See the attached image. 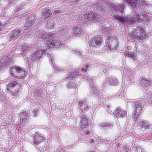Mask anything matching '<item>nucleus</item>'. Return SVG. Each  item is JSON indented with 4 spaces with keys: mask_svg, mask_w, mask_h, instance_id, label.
<instances>
[{
    "mask_svg": "<svg viewBox=\"0 0 152 152\" xmlns=\"http://www.w3.org/2000/svg\"><path fill=\"white\" fill-rule=\"evenodd\" d=\"M146 124H140L139 126L141 128H145Z\"/></svg>",
    "mask_w": 152,
    "mask_h": 152,
    "instance_id": "nucleus-39",
    "label": "nucleus"
},
{
    "mask_svg": "<svg viewBox=\"0 0 152 152\" xmlns=\"http://www.w3.org/2000/svg\"><path fill=\"white\" fill-rule=\"evenodd\" d=\"M58 13V12H56V13Z\"/></svg>",
    "mask_w": 152,
    "mask_h": 152,
    "instance_id": "nucleus-47",
    "label": "nucleus"
},
{
    "mask_svg": "<svg viewBox=\"0 0 152 152\" xmlns=\"http://www.w3.org/2000/svg\"><path fill=\"white\" fill-rule=\"evenodd\" d=\"M44 53V50L42 49H39L33 55L32 58L35 60H39Z\"/></svg>",
    "mask_w": 152,
    "mask_h": 152,
    "instance_id": "nucleus-9",
    "label": "nucleus"
},
{
    "mask_svg": "<svg viewBox=\"0 0 152 152\" xmlns=\"http://www.w3.org/2000/svg\"><path fill=\"white\" fill-rule=\"evenodd\" d=\"M80 120V123L81 124H88V119L87 116L84 114H82L80 116V118H77L76 121Z\"/></svg>",
    "mask_w": 152,
    "mask_h": 152,
    "instance_id": "nucleus-17",
    "label": "nucleus"
},
{
    "mask_svg": "<svg viewBox=\"0 0 152 152\" xmlns=\"http://www.w3.org/2000/svg\"><path fill=\"white\" fill-rule=\"evenodd\" d=\"M69 34L68 30H63L61 32V36L64 39H67L69 38Z\"/></svg>",
    "mask_w": 152,
    "mask_h": 152,
    "instance_id": "nucleus-23",
    "label": "nucleus"
},
{
    "mask_svg": "<svg viewBox=\"0 0 152 152\" xmlns=\"http://www.w3.org/2000/svg\"><path fill=\"white\" fill-rule=\"evenodd\" d=\"M81 71L84 73H86L87 72V70L85 67H83L81 69Z\"/></svg>",
    "mask_w": 152,
    "mask_h": 152,
    "instance_id": "nucleus-38",
    "label": "nucleus"
},
{
    "mask_svg": "<svg viewBox=\"0 0 152 152\" xmlns=\"http://www.w3.org/2000/svg\"><path fill=\"white\" fill-rule=\"evenodd\" d=\"M34 138V140L33 141V143L36 145H38L40 143L43 142L42 141L43 140V137L39 134H35Z\"/></svg>",
    "mask_w": 152,
    "mask_h": 152,
    "instance_id": "nucleus-10",
    "label": "nucleus"
},
{
    "mask_svg": "<svg viewBox=\"0 0 152 152\" xmlns=\"http://www.w3.org/2000/svg\"><path fill=\"white\" fill-rule=\"evenodd\" d=\"M20 123H25L28 118V113L26 111H24L20 115Z\"/></svg>",
    "mask_w": 152,
    "mask_h": 152,
    "instance_id": "nucleus-16",
    "label": "nucleus"
},
{
    "mask_svg": "<svg viewBox=\"0 0 152 152\" xmlns=\"http://www.w3.org/2000/svg\"><path fill=\"white\" fill-rule=\"evenodd\" d=\"M91 152H95L94 151H91Z\"/></svg>",
    "mask_w": 152,
    "mask_h": 152,
    "instance_id": "nucleus-44",
    "label": "nucleus"
},
{
    "mask_svg": "<svg viewBox=\"0 0 152 152\" xmlns=\"http://www.w3.org/2000/svg\"><path fill=\"white\" fill-rule=\"evenodd\" d=\"M39 149L41 151H44L46 150V144L44 142L40 143L38 145Z\"/></svg>",
    "mask_w": 152,
    "mask_h": 152,
    "instance_id": "nucleus-21",
    "label": "nucleus"
},
{
    "mask_svg": "<svg viewBox=\"0 0 152 152\" xmlns=\"http://www.w3.org/2000/svg\"><path fill=\"white\" fill-rule=\"evenodd\" d=\"M100 17V15L99 14L91 12L86 14L84 18L88 20L91 21L93 20H99Z\"/></svg>",
    "mask_w": 152,
    "mask_h": 152,
    "instance_id": "nucleus-5",
    "label": "nucleus"
},
{
    "mask_svg": "<svg viewBox=\"0 0 152 152\" xmlns=\"http://www.w3.org/2000/svg\"><path fill=\"white\" fill-rule=\"evenodd\" d=\"M70 112L68 111L67 113H70Z\"/></svg>",
    "mask_w": 152,
    "mask_h": 152,
    "instance_id": "nucleus-45",
    "label": "nucleus"
},
{
    "mask_svg": "<svg viewBox=\"0 0 152 152\" xmlns=\"http://www.w3.org/2000/svg\"><path fill=\"white\" fill-rule=\"evenodd\" d=\"M145 104V103L141 100L138 101L137 102H134L133 103V107L134 112L140 113Z\"/></svg>",
    "mask_w": 152,
    "mask_h": 152,
    "instance_id": "nucleus-4",
    "label": "nucleus"
},
{
    "mask_svg": "<svg viewBox=\"0 0 152 152\" xmlns=\"http://www.w3.org/2000/svg\"><path fill=\"white\" fill-rule=\"evenodd\" d=\"M52 34H42V38L45 39V41L48 40V39H51L52 37Z\"/></svg>",
    "mask_w": 152,
    "mask_h": 152,
    "instance_id": "nucleus-24",
    "label": "nucleus"
},
{
    "mask_svg": "<svg viewBox=\"0 0 152 152\" xmlns=\"http://www.w3.org/2000/svg\"><path fill=\"white\" fill-rule=\"evenodd\" d=\"M79 72L78 71H75L73 73L70 72L69 73V76L66 77L67 78H70L71 80H73L79 75Z\"/></svg>",
    "mask_w": 152,
    "mask_h": 152,
    "instance_id": "nucleus-20",
    "label": "nucleus"
},
{
    "mask_svg": "<svg viewBox=\"0 0 152 152\" xmlns=\"http://www.w3.org/2000/svg\"><path fill=\"white\" fill-rule=\"evenodd\" d=\"M147 99L148 102L152 104V94H149L147 97Z\"/></svg>",
    "mask_w": 152,
    "mask_h": 152,
    "instance_id": "nucleus-32",
    "label": "nucleus"
},
{
    "mask_svg": "<svg viewBox=\"0 0 152 152\" xmlns=\"http://www.w3.org/2000/svg\"><path fill=\"white\" fill-rule=\"evenodd\" d=\"M19 66H14L10 69V74L12 77L16 78Z\"/></svg>",
    "mask_w": 152,
    "mask_h": 152,
    "instance_id": "nucleus-14",
    "label": "nucleus"
},
{
    "mask_svg": "<svg viewBox=\"0 0 152 152\" xmlns=\"http://www.w3.org/2000/svg\"><path fill=\"white\" fill-rule=\"evenodd\" d=\"M126 4L132 6L133 5L135 4L137 0H124Z\"/></svg>",
    "mask_w": 152,
    "mask_h": 152,
    "instance_id": "nucleus-27",
    "label": "nucleus"
},
{
    "mask_svg": "<svg viewBox=\"0 0 152 152\" xmlns=\"http://www.w3.org/2000/svg\"><path fill=\"white\" fill-rule=\"evenodd\" d=\"M20 31L18 30H15L13 31V33L10 36V39H13L15 37L17 36Z\"/></svg>",
    "mask_w": 152,
    "mask_h": 152,
    "instance_id": "nucleus-26",
    "label": "nucleus"
},
{
    "mask_svg": "<svg viewBox=\"0 0 152 152\" xmlns=\"http://www.w3.org/2000/svg\"><path fill=\"white\" fill-rule=\"evenodd\" d=\"M103 42V40L101 37L96 36L90 39L88 44L91 48H98L101 45Z\"/></svg>",
    "mask_w": 152,
    "mask_h": 152,
    "instance_id": "nucleus-2",
    "label": "nucleus"
},
{
    "mask_svg": "<svg viewBox=\"0 0 152 152\" xmlns=\"http://www.w3.org/2000/svg\"><path fill=\"white\" fill-rule=\"evenodd\" d=\"M135 20V18H126V23H129V24H131L134 22V20Z\"/></svg>",
    "mask_w": 152,
    "mask_h": 152,
    "instance_id": "nucleus-28",
    "label": "nucleus"
},
{
    "mask_svg": "<svg viewBox=\"0 0 152 152\" xmlns=\"http://www.w3.org/2000/svg\"><path fill=\"white\" fill-rule=\"evenodd\" d=\"M21 49L23 52H26L29 50V47L25 46H22L21 47Z\"/></svg>",
    "mask_w": 152,
    "mask_h": 152,
    "instance_id": "nucleus-33",
    "label": "nucleus"
},
{
    "mask_svg": "<svg viewBox=\"0 0 152 152\" xmlns=\"http://www.w3.org/2000/svg\"><path fill=\"white\" fill-rule=\"evenodd\" d=\"M81 30V29L80 28L77 27L76 26H75L73 28V32L75 34H78Z\"/></svg>",
    "mask_w": 152,
    "mask_h": 152,
    "instance_id": "nucleus-30",
    "label": "nucleus"
},
{
    "mask_svg": "<svg viewBox=\"0 0 152 152\" xmlns=\"http://www.w3.org/2000/svg\"><path fill=\"white\" fill-rule=\"evenodd\" d=\"M89 66L87 64H86V66H85V68L87 69L89 68Z\"/></svg>",
    "mask_w": 152,
    "mask_h": 152,
    "instance_id": "nucleus-42",
    "label": "nucleus"
},
{
    "mask_svg": "<svg viewBox=\"0 0 152 152\" xmlns=\"http://www.w3.org/2000/svg\"><path fill=\"white\" fill-rule=\"evenodd\" d=\"M114 115L118 118H122L127 114L126 111L121 109L120 108L117 107L115 110Z\"/></svg>",
    "mask_w": 152,
    "mask_h": 152,
    "instance_id": "nucleus-7",
    "label": "nucleus"
},
{
    "mask_svg": "<svg viewBox=\"0 0 152 152\" xmlns=\"http://www.w3.org/2000/svg\"><path fill=\"white\" fill-rule=\"evenodd\" d=\"M113 17L119 22H122L123 23H126V18H124L123 17L118 15H115Z\"/></svg>",
    "mask_w": 152,
    "mask_h": 152,
    "instance_id": "nucleus-22",
    "label": "nucleus"
},
{
    "mask_svg": "<svg viewBox=\"0 0 152 152\" xmlns=\"http://www.w3.org/2000/svg\"><path fill=\"white\" fill-rule=\"evenodd\" d=\"M149 18L148 16L146 15V17H145L144 20H143L144 21H145L146 22H148L149 20Z\"/></svg>",
    "mask_w": 152,
    "mask_h": 152,
    "instance_id": "nucleus-37",
    "label": "nucleus"
},
{
    "mask_svg": "<svg viewBox=\"0 0 152 152\" xmlns=\"http://www.w3.org/2000/svg\"><path fill=\"white\" fill-rule=\"evenodd\" d=\"M140 85L143 88L148 87L149 84L150 83L151 79L150 78H147L142 76L140 77Z\"/></svg>",
    "mask_w": 152,
    "mask_h": 152,
    "instance_id": "nucleus-8",
    "label": "nucleus"
},
{
    "mask_svg": "<svg viewBox=\"0 0 152 152\" xmlns=\"http://www.w3.org/2000/svg\"><path fill=\"white\" fill-rule=\"evenodd\" d=\"M10 60L7 56H5L1 59L0 61V66L2 67L5 66H7L9 64Z\"/></svg>",
    "mask_w": 152,
    "mask_h": 152,
    "instance_id": "nucleus-12",
    "label": "nucleus"
},
{
    "mask_svg": "<svg viewBox=\"0 0 152 152\" xmlns=\"http://www.w3.org/2000/svg\"><path fill=\"white\" fill-rule=\"evenodd\" d=\"M130 35L134 39H137L139 38V39L142 40L143 42H144L143 39L146 37L145 32L143 29L140 27H137L134 31L131 33Z\"/></svg>",
    "mask_w": 152,
    "mask_h": 152,
    "instance_id": "nucleus-1",
    "label": "nucleus"
},
{
    "mask_svg": "<svg viewBox=\"0 0 152 152\" xmlns=\"http://www.w3.org/2000/svg\"><path fill=\"white\" fill-rule=\"evenodd\" d=\"M146 17V15L144 14H140L137 15L135 17L136 20H138L139 19L141 20H144L145 17Z\"/></svg>",
    "mask_w": 152,
    "mask_h": 152,
    "instance_id": "nucleus-25",
    "label": "nucleus"
},
{
    "mask_svg": "<svg viewBox=\"0 0 152 152\" xmlns=\"http://www.w3.org/2000/svg\"><path fill=\"white\" fill-rule=\"evenodd\" d=\"M94 142V141L93 139H91L89 140V142L90 144L93 143Z\"/></svg>",
    "mask_w": 152,
    "mask_h": 152,
    "instance_id": "nucleus-40",
    "label": "nucleus"
},
{
    "mask_svg": "<svg viewBox=\"0 0 152 152\" xmlns=\"http://www.w3.org/2000/svg\"><path fill=\"white\" fill-rule=\"evenodd\" d=\"M53 42L55 43V44H54L55 45H57L56 44L57 42H54V41H53V40H52L51 42L50 41H48L46 44V46L48 47H51L52 46H53Z\"/></svg>",
    "mask_w": 152,
    "mask_h": 152,
    "instance_id": "nucleus-29",
    "label": "nucleus"
},
{
    "mask_svg": "<svg viewBox=\"0 0 152 152\" xmlns=\"http://www.w3.org/2000/svg\"><path fill=\"white\" fill-rule=\"evenodd\" d=\"M9 83V86L10 87V88H18V87L19 86L17 81L15 80H10Z\"/></svg>",
    "mask_w": 152,
    "mask_h": 152,
    "instance_id": "nucleus-19",
    "label": "nucleus"
},
{
    "mask_svg": "<svg viewBox=\"0 0 152 152\" xmlns=\"http://www.w3.org/2000/svg\"><path fill=\"white\" fill-rule=\"evenodd\" d=\"M109 43L108 44V49L113 50L116 49L118 45V39L115 35L110 36L108 38Z\"/></svg>",
    "mask_w": 152,
    "mask_h": 152,
    "instance_id": "nucleus-3",
    "label": "nucleus"
},
{
    "mask_svg": "<svg viewBox=\"0 0 152 152\" xmlns=\"http://www.w3.org/2000/svg\"><path fill=\"white\" fill-rule=\"evenodd\" d=\"M81 127L83 128H84V124H81Z\"/></svg>",
    "mask_w": 152,
    "mask_h": 152,
    "instance_id": "nucleus-43",
    "label": "nucleus"
},
{
    "mask_svg": "<svg viewBox=\"0 0 152 152\" xmlns=\"http://www.w3.org/2000/svg\"><path fill=\"white\" fill-rule=\"evenodd\" d=\"M36 20V19L34 16H30L26 18L24 25L25 27L27 28L28 29L34 24Z\"/></svg>",
    "mask_w": 152,
    "mask_h": 152,
    "instance_id": "nucleus-6",
    "label": "nucleus"
},
{
    "mask_svg": "<svg viewBox=\"0 0 152 152\" xmlns=\"http://www.w3.org/2000/svg\"><path fill=\"white\" fill-rule=\"evenodd\" d=\"M78 105L79 110L82 112L86 110L88 107V105L85 101H80Z\"/></svg>",
    "mask_w": 152,
    "mask_h": 152,
    "instance_id": "nucleus-11",
    "label": "nucleus"
},
{
    "mask_svg": "<svg viewBox=\"0 0 152 152\" xmlns=\"http://www.w3.org/2000/svg\"><path fill=\"white\" fill-rule=\"evenodd\" d=\"M110 125L109 124H102L100 126V128L105 129H106L110 128Z\"/></svg>",
    "mask_w": 152,
    "mask_h": 152,
    "instance_id": "nucleus-31",
    "label": "nucleus"
},
{
    "mask_svg": "<svg viewBox=\"0 0 152 152\" xmlns=\"http://www.w3.org/2000/svg\"><path fill=\"white\" fill-rule=\"evenodd\" d=\"M137 152H138L137 150Z\"/></svg>",
    "mask_w": 152,
    "mask_h": 152,
    "instance_id": "nucleus-46",
    "label": "nucleus"
},
{
    "mask_svg": "<svg viewBox=\"0 0 152 152\" xmlns=\"http://www.w3.org/2000/svg\"><path fill=\"white\" fill-rule=\"evenodd\" d=\"M85 133L86 135H89L90 134V132L88 131H86Z\"/></svg>",
    "mask_w": 152,
    "mask_h": 152,
    "instance_id": "nucleus-41",
    "label": "nucleus"
},
{
    "mask_svg": "<svg viewBox=\"0 0 152 152\" xmlns=\"http://www.w3.org/2000/svg\"><path fill=\"white\" fill-rule=\"evenodd\" d=\"M42 14L45 18H47L50 16L52 12L49 9L46 8L43 10Z\"/></svg>",
    "mask_w": 152,
    "mask_h": 152,
    "instance_id": "nucleus-15",
    "label": "nucleus"
},
{
    "mask_svg": "<svg viewBox=\"0 0 152 152\" xmlns=\"http://www.w3.org/2000/svg\"><path fill=\"white\" fill-rule=\"evenodd\" d=\"M139 113L135 112V113L132 117L133 119H134V121H136L137 119L138 118L139 115Z\"/></svg>",
    "mask_w": 152,
    "mask_h": 152,
    "instance_id": "nucleus-34",
    "label": "nucleus"
},
{
    "mask_svg": "<svg viewBox=\"0 0 152 152\" xmlns=\"http://www.w3.org/2000/svg\"><path fill=\"white\" fill-rule=\"evenodd\" d=\"M124 54L125 57H129L134 61H135V56L132 52L129 51H125L124 52Z\"/></svg>",
    "mask_w": 152,
    "mask_h": 152,
    "instance_id": "nucleus-18",
    "label": "nucleus"
},
{
    "mask_svg": "<svg viewBox=\"0 0 152 152\" xmlns=\"http://www.w3.org/2000/svg\"><path fill=\"white\" fill-rule=\"evenodd\" d=\"M26 72L22 68L19 67L16 78L23 79L26 77Z\"/></svg>",
    "mask_w": 152,
    "mask_h": 152,
    "instance_id": "nucleus-13",
    "label": "nucleus"
},
{
    "mask_svg": "<svg viewBox=\"0 0 152 152\" xmlns=\"http://www.w3.org/2000/svg\"><path fill=\"white\" fill-rule=\"evenodd\" d=\"M139 123L140 124H145L147 123L148 122L146 121H144L142 119H140L139 121Z\"/></svg>",
    "mask_w": 152,
    "mask_h": 152,
    "instance_id": "nucleus-36",
    "label": "nucleus"
},
{
    "mask_svg": "<svg viewBox=\"0 0 152 152\" xmlns=\"http://www.w3.org/2000/svg\"><path fill=\"white\" fill-rule=\"evenodd\" d=\"M33 112L34 113L35 115L37 116L39 113V110L37 108L35 109L33 111Z\"/></svg>",
    "mask_w": 152,
    "mask_h": 152,
    "instance_id": "nucleus-35",
    "label": "nucleus"
}]
</instances>
